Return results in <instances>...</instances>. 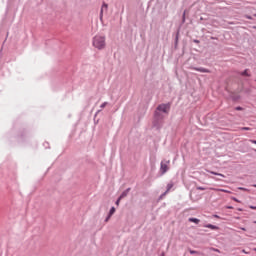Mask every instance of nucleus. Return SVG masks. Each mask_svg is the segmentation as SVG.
<instances>
[{
    "label": "nucleus",
    "mask_w": 256,
    "mask_h": 256,
    "mask_svg": "<svg viewBox=\"0 0 256 256\" xmlns=\"http://www.w3.org/2000/svg\"><path fill=\"white\" fill-rule=\"evenodd\" d=\"M92 45L93 47H95V49H98V51L105 49L107 45V43L105 42V36L96 35L93 38Z\"/></svg>",
    "instance_id": "f257e3e1"
},
{
    "label": "nucleus",
    "mask_w": 256,
    "mask_h": 256,
    "mask_svg": "<svg viewBox=\"0 0 256 256\" xmlns=\"http://www.w3.org/2000/svg\"><path fill=\"white\" fill-rule=\"evenodd\" d=\"M171 109V104H160L157 107V111H161L162 113H169V110Z\"/></svg>",
    "instance_id": "f03ea898"
},
{
    "label": "nucleus",
    "mask_w": 256,
    "mask_h": 256,
    "mask_svg": "<svg viewBox=\"0 0 256 256\" xmlns=\"http://www.w3.org/2000/svg\"><path fill=\"white\" fill-rule=\"evenodd\" d=\"M169 163H170L169 160L161 162L160 171L162 175H165V173L169 171Z\"/></svg>",
    "instance_id": "7ed1b4c3"
},
{
    "label": "nucleus",
    "mask_w": 256,
    "mask_h": 256,
    "mask_svg": "<svg viewBox=\"0 0 256 256\" xmlns=\"http://www.w3.org/2000/svg\"><path fill=\"white\" fill-rule=\"evenodd\" d=\"M108 7L109 6L107 5V3H103L101 11H100V19L103 18V11H107Z\"/></svg>",
    "instance_id": "20e7f679"
},
{
    "label": "nucleus",
    "mask_w": 256,
    "mask_h": 256,
    "mask_svg": "<svg viewBox=\"0 0 256 256\" xmlns=\"http://www.w3.org/2000/svg\"><path fill=\"white\" fill-rule=\"evenodd\" d=\"M194 71H199L200 73H211V71L209 69H205V68H193Z\"/></svg>",
    "instance_id": "39448f33"
},
{
    "label": "nucleus",
    "mask_w": 256,
    "mask_h": 256,
    "mask_svg": "<svg viewBox=\"0 0 256 256\" xmlns=\"http://www.w3.org/2000/svg\"><path fill=\"white\" fill-rule=\"evenodd\" d=\"M127 195H129V189L122 192V194L119 197V201H121V199H125V197H127Z\"/></svg>",
    "instance_id": "423d86ee"
},
{
    "label": "nucleus",
    "mask_w": 256,
    "mask_h": 256,
    "mask_svg": "<svg viewBox=\"0 0 256 256\" xmlns=\"http://www.w3.org/2000/svg\"><path fill=\"white\" fill-rule=\"evenodd\" d=\"M114 214H115V207H112L110 209L108 217L106 218V221H109V219H111V216H113Z\"/></svg>",
    "instance_id": "0eeeda50"
},
{
    "label": "nucleus",
    "mask_w": 256,
    "mask_h": 256,
    "mask_svg": "<svg viewBox=\"0 0 256 256\" xmlns=\"http://www.w3.org/2000/svg\"><path fill=\"white\" fill-rule=\"evenodd\" d=\"M211 191H221L222 193H231V191L226 189H219V188H210Z\"/></svg>",
    "instance_id": "6e6552de"
},
{
    "label": "nucleus",
    "mask_w": 256,
    "mask_h": 256,
    "mask_svg": "<svg viewBox=\"0 0 256 256\" xmlns=\"http://www.w3.org/2000/svg\"><path fill=\"white\" fill-rule=\"evenodd\" d=\"M190 223H195L196 225H199L201 223V220L197 218H189Z\"/></svg>",
    "instance_id": "1a4fd4ad"
},
{
    "label": "nucleus",
    "mask_w": 256,
    "mask_h": 256,
    "mask_svg": "<svg viewBox=\"0 0 256 256\" xmlns=\"http://www.w3.org/2000/svg\"><path fill=\"white\" fill-rule=\"evenodd\" d=\"M171 189H173V184H172V183H170V184L167 185V190H166V192L162 195V197H165L166 194L168 193V191H171Z\"/></svg>",
    "instance_id": "9d476101"
},
{
    "label": "nucleus",
    "mask_w": 256,
    "mask_h": 256,
    "mask_svg": "<svg viewBox=\"0 0 256 256\" xmlns=\"http://www.w3.org/2000/svg\"><path fill=\"white\" fill-rule=\"evenodd\" d=\"M206 227H207V229H213V230L219 229V227H217V226H215L213 224H207Z\"/></svg>",
    "instance_id": "9b49d317"
},
{
    "label": "nucleus",
    "mask_w": 256,
    "mask_h": 256,
    "mask_svg": "<svg viewBox=\"0 0 256 256\" xmlns=\"http://www.w3.org/2000/svg\"><path fill=\"white\" fill-rule=\"evenodd\" d=\"M209 173H211V175H218L219 177H225V175H223L221 173H217V172H213V171H209Z\"/></svg>",
    "instance_id": "f8f14e48"
},
{
    "label": "nucleus",
    "mask_w": 256,
    "mask_h": 256,
    "mask_svg": "<svg viewBox=\"0 0 256 256\" xmlns=\"http://www.w3.org/2000/svg\"><path fill=\"white\" fill-rule=\"evenodd\" d=\"M189 252L191 255H199V252L195 250H190Z\"/></svg>",
    "instance_id": "ddd939ff"
},
{
    "label": "nucleus",
    "mask_w": 256,
    "mask_h": 256,
    "mask_svg": "<svg viewBox=\"0 0 256 256\" xmlns=\"http://www.w3.org/2000/svg\"><path fill=\"white\" fill-rule=\"evenodd\" d=\"M241 129H242V131H251V128H249V127H243Z\"/></svg>",
    "instance_id": "4468645a"
},
{
    "label": "nucleus",
    "mask_w": 256,
    "mask_h": 256,
    "mask_svg": "<svg viewBox=\"0 0 256 256\" xmlns=\"http://www.w3.org/2000/svg\"><path fill=\"white\" fill-rule=\"evenodd\" d=\"M105 107H107V102H104V103L101 105V109H105Z\"/></svg>",
    "instance_id": "2eb2a0df"
},
{
    "label": "nucleus",
    "mask_w": 256,
    "mask_h": 256,
    "mask_svg": "<svg viewBox=\"0 0 256 256\" xmlns=\"http://www.w3.org/2000/svg\"><path fill=\"white\" fill-rule=\"evenodd\" d=\"M240 191H249L247 188L239 187L238 188Z\"/></svg>",
    "instance_id": "dca6fc26"
},
{
    "label": "nucleus",
    "mask_w": 256,
    "mask_h": 256,
    "mask_svg": "<svg viewBox=\"0 0 256 256\" xmlns=\"http://www.w3.org/2000/svg\"><path fill=\"white\" fill-rule=\"evenodd\" d=\"M236 111H243V108L238 106V107H236Z\"/></svg>",
    "instance_id": "f3484780"
},
{
    "label": "nucleus",
    "mask_w": 256,
    "mask_h": 256,
    "mask_svg": "<svg viewBox=\"0 0 256 256\" xmlns=\"http://www.w3.org/2000/svg\"><path fill=\"white\" fill-rule=\"evenodd\" d=\"M197 189H198V191H205V188H203V187H198Z\"/></svg>",
    "instance_id": "a211bd4d"
},
{
    "label": "nucleus",
    "mask_w": 256,
    "mask_h": 256,
    "mask_svg": "<svg viewBox=\"0 0 256 256\" xmlns=\"http://www.w3.org/2000/svg\"><path fill=\"white\" fill-rule=\"evenodd\" d=\"M242 75H246V76H249V74L247 73V70H245Z\"/></svg>",
    "instance_id": "6ab92c4d"
},
{
    "label": "nucleus",
    "mask_w": 256,
    "mask_h": 256,
    "mask_svg": "<svg viewBox=\"0 0 256 256\" xmlns=\"http://www.w3.org/2000/svg\"><path fill=\"white\" fill-rule=\"evenodd\" d=\"M250 143H253L254 145H256V140H250Z\"/></svg>",
    "instance_id": "aec40b11"
},
{
    "label": "nucleus",
    "mask_w": 256,
    "mask_h": 256,
    "mask_svg": "<svg viewBox=\"0 0 256 256\" xmlns=\"http://www.w3.org/2000/svg\"><path fill=\"white\" fill-rule=\"evenodd\" d=\"M119 203H121V200H119L118 198V200L116 201V205H119Z\"/></svg>",
    "instance_id": "412c9836"
},
{
    "label": "nucleus",
    "mask_w": 256,
    "mask_h": 256,
    "mask_svg": "<svg viewBox=\"0 0 256 256\" xmlns=\"http://www.w3.org/2000/svg\"><path fill=\"white\" fill-rule=\"evenodd\" d=\"M250 209L256 210V206H250Z\"/></svg>",
    "instance_id": "4be33fe9"
},
{
    "label": "nucleus",
    "mask_w": 256,
    "mask_h": 256,
    "mask_svg": "<svg viewBox=\"0 0 256 256\" xmlns=\"http://www.w3.org/2000/svg\"><path fill=\"white\" fill-rule=\"evenodd\" d=\"M242 253H245V255H247V253H248V252H247V251H245V250H242Z\"/></svg>",
    "instance_id": "5701e85b"
},
{
    "label": "nucleus",
    "mask_w": 256,
    "mask_h": 256,
    "mask_svg": "<svg viewBox=\"0 0 256 256\" xmlns=\"http://www.w3.org/2000/svg\"><path fill=\"white\" fill-rule=\"evenodd\" d=\"M234 201H236V203H239V200H237V198H234Z\"/></svg>",
    "instance_id": "b1692460"
},
{
    "label": "nucleus",
    "mask_w": 256,
    "mask_h": 256,
    "mask_svg": "<svg viewBox=\"0 0 256 256\" xmlns=\"http://www.w3.org/2000/svg\"><path fill=\"white\" fill-rule=\"evenodd\" d=\"M194 43H199V41L198 40H194Z\"/></svg>",
    "instance_id": "393cba45"
},
{
    "label": "nucleus",
    "mask_w": 256,
    "mask_h": 256,
    "mask_svg": "<svg viewBox=\"0 0 256 256\" xmlns=\"http://www.w3.org/2000/svg\"><path fill=\"white\" fill-rule=\"evenodd\" d=\"M155 115H159V112L156 111V112H155Z\"/></svg>",
    "instance_id": "a878e982"
},
{
    "label": "nucleus",
    "mask_w": 256,
    "mask_h": 256,
    "mask_svg": "<svg viewBox=\"0 0 256 256\" xmlns=\"http://www.w3.org/2000/svg\"><path fill=\"white\" fill-rule=\"evenodd\" d=\"M247 19H251V16H247Z\"/></svg>",
    "instance_id": "bb28decb"
},
{
    "label": "nucleus",
    "mask_w": 256,
    "mask_h": 256,
    "mask_svg": "<svg viewBox=\"0 0 256 256\" xmlns=\"http://www.w3.org/2000/svg\"><path fill=\"white\" fill-rule=\"evenodd\" d=\"M242 229V231H246V229L245 228H241Z\"/></svg>",
    "instance_id": "cd10ccee"
},
{
    "label": "nucleus",
    "mask_w": 256,
    "mask_h": 256,
    "mask_svg": "<svg viewBox=\"0 0 256 256\" xmlns=\"http://www.w3.org/2000/svg\"><path fill=\"white\" fill-rule=\"evenodd\" d=\"M253 187H256V184H254Z\"/></svg>",
    "instance_id": "c85d7f7f"
},
{
    "label": "nucleus",
    "mask_w": 256,
    "mask_h": 256,
    "mask_svg": "<svg viewBox=\"0 0 256 256\" xmlns=\"http://www.w3.org/2000/svg\"><path fill=\"white\" fill-rule=\"evenodd\" d=\"M254 17H256V14H254Z\"/></svg>",
    "instance_id": "c756f323"
},
{
    "label": "nucleus",
    "mask_w": 256,
    "mask_h": 256,
    "mask_svg": "<svg viewBox=\"0 0 256 256\" xmlns=\"http://www.w3.org/2000/svg\"><path fill=\"white\" fill-rule=\"evenodd\" d=\"M254 251H256V248H254Z\"/></svg>",
    "instance_id": "7c9ffc66"
},
{
    "label": "nucleus",
    "mask_w": 256,
    "mask_h": 256,
    "mask_svg": "<svg viewBox=\"0 0 256 256\" xmlns=\"http://www.w3.org/2000/svg\"><path fill=\"white\" fill-rule=\"evenodd\" d=\"M254 29H256V26L254 27Z\"/></svg>",
    "instance_id": "2f4dec72"
},
{
    "label": "nucleus",
    "mask_w": 256,
    "mask_h": 256,
    "mask_svg": "<svg viewBox=\"0 0 256 256\" xmlns=\"http://www.w3.org/2000/svg\"><path fill=\"white\" fill-rule=\"evenodd\" d=\"M254 223L256 224V221H254Z\"/></svg>",
    "instance_id": "473e14b6"
},
{
    "label": "nucleus",
    "mask_w": 256,
    "mask_h": 256,
    "mask_svg": "<svg viewBox=\"0 0 256 256\" xmlns=\"http://www.w3.org/2000/svg\"><path fill=\"white\" fill-rule=\"evenodd\" d=\"M255 152H256V149H255Z\"/></svg>",
    "instance_id": "72a5a7b5"
}]
</instances>
